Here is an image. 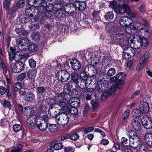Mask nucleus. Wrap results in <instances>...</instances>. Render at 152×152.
Listing matches in <instances>:
<instances>
[{"instance_id": "24", "label": "nucleus", "mask_w": 152, "mask_h": 152, "mask_svg": "<svg viewBox=\"0 0 152 152\" xmlns=\"http://www.w3.org/2000/svg\"><path fill=\"white\" fill-rule=\"evenodd\" d=\"M35 96V95L33 93L28 92L24 96L23 99L26 102H30L34 99Z\"/></svg>"}, {"instance_id": "8", "label": "nucleus", "mask_w": 152, "mask_h": 152, "mask_svg": "<svg viewBox=\"0 0 152 152\" xmlns=\"http://www.w3.org/2000/svg\"><path fill=\"white\" fill-rule=\"evenodd\" d=\"M18 110L25 115L30 116L36 115L33 108L28 107L23 108L22 106L20 104H18Z\"/></svg>"}, {"instance_id": "5", "label": "nucleus", "mask_w": 152, "mask_h": 152, "mask_svg": "<svg viewBox=\"0 0 152 152\" xmlns=\"http://www.w3.org/2000/svg\"><path fill=\"white\" fill-rule=\"evenodd\" d=\"M42 119L39 118H36L35 124L37 128L41 131H44L48 127V124L47 122V117L44 115L42 116Z\"/></svg>"}, {"instance_id": "28", "label": "nucleus", "mask_w": 152, "mask_h": 152, "mask_svg": "<svg viewBox=\"0 0 152 152\" xmlns=\"http://www.w3.org/2000/svg\"><path fill=\"white\" fill-rule=\"evenodd\" d=\"M50 147H53L55 150H58L62 148L63 146L61 143H57L55 141L52 142L50 144Z\"/></svg>"}, {"instance_id": "2", "label": "nucleus", "mask_w": 152, "mask_h": 152, "mask_svg": "<svg viewBox=\"0 0 152 152\" xmlns=\"http://www.w3.org/2000/svg\"><path fill=\"white\" fill-rule=\"evenodd\" d=\"M25 14L26 16L22 18L23 22L26 23L28 20L32 22L37 21L36 16L38 15V13L37 12L36 7H31L27 8L25 10Z\"/></svg>"}, {"instance_id": "32", "label": "nucleus", "mask_w": 152, "mask_h": 152, "mask_svg": "<svg viewBox=\"0 0 152 152\" xmlns=\"http://www.w3.org/2000/svg\"><path fill=\"white\" fill-rule=\"evenodd\" d=\"M93 89L92 88H87L84 89L83 90L84 93H90L91 94H86V99L87 100H90L91 99V94L92 93Z\"/></svg>"}, {"instance_id": "30", "label": "nucleus", "mask_w": 152, "mask_h": 152, "mask_svg": "<svg viewBox=\"0 0 152 152\" xmlns=\"http://www.w3.org/2000/svg\"><path fill=\"white\" fill-rule=\"evenodd\" d=\"M139 35L140 36L139 37V42H140V46H143L145 47L147 46L148 44L147 39L144 37H140V36L141 35L140 34Z\"/></svg>"}, {"instance_id": "26", "label": "nucleus", "mask_w": 152, "mask_h": 152, "mask_svg": "<svg viewBox=\"0 0 152 152\" xmlns=\"http://www.w3.org/2000/svg\"><path fill=\"white\" fill-rule=\"evenodd\" d=\"M36 119H35V115L30 116L27 120V125L33 127L35 124Z\"/></svg>"}, {"instance_id": "60", "label": "nucleus", "mask_w": 152, "mask_h": 152, "mask_svg": "<svg viewBox=\"0 0 152 152\" xmlns=\"http://www.w3.org/2000/svg\"><path fill=\"white\" fill-rule=\"evenodd\" d=\"M145 64L140 61V63L138 64L136 67V69L137 71H140L142 69Z\"/></svg>"}, {"instance_id": "37", "label": "nucleus", "mask_w": 152, "mask_h": 152, "mask_svg": "<svg viewBox=\"0 0 152 152\" xmlns=\"http://www.w3.org/2000/svg\"><path fill=\"white\" fill-rule=\"evenodd\" d=\"M80 78L81 81H83L84 84L86 85L87 81V75L86 73L84 72H82L80 74Z\"/></svg>"}, {"instance_id": "33", "label": "nucleus", "mask_w": 152, "mask_h": 152, "mask_svg": "<svg viewBox=\"0 0 152 152\" xmlns=\"http://www.w3.org/2000/svg\"><path fill=\"white\" fill-rule=\"evenodd\" d=\"M123 51L127 52V53L131 54L132 55V56H134L136 52L135 50L131 46L124 48L123 47Z\"/></svg>"}, {"instance_id": "36", "label": "nucleus", "mask_w": 152, "mask_h": 152, "mask_svg": "<svg viewBox=\"0 0 152 152\" xmlns=\"http://www.w3.org/2000/svg\"><path fill=\"white\" fill-rule=\"evenodd\" d=\"M109 7L111 9L114 10L115 11L119 5L118 4L116 1L115 0L109 1Z\"/></svg>"}, {"instance_id": "9", "label": "nucleus", "mask_w": 152, "mask_h": 152, "mask_svg": "<svg viewBox=\"0 0 152 152\" xmlns=\"http://www.w3.org/2000/svg\"><path fill=\"white\" fill-rule=\"evenodd\" d=\"M10 66L12 71L15 73H18L21 72L24 67V64L21 61L11 63Z\"/></svg>"}, {"instance_id": "47", "label": "nucleus", "mask_w": 152, "mask_h": 152, "mask_svg": "<svg viewBox=\"0 0 152 152\" xmlns=\"http://www.w3.org/2000/svg\"><path fill=\"white\" fill-rule=\"evenodd\" d=\"M148 147L145 145L142 144L139 146V152H148Z\"/></svg>"}, {"instance_id": "22", "label": "nucleus", "mask_w": 152, "mask_h": 152, "mask_svg": "<svg viewBox=\"0 0 152 152\" xmlns=\"http://www.w3.org/2000/svg\"><path fill=\"white\" fill-rule=\"evenodd\" d=\"M72 68L74 70H77L80 69L81 65L79 61L76 59H73L70 61Z\"/></svg>"}, {"instance_id": "13", "label": "nucleus", "mask_w": 152, "mask_h": 152, "mask_svg": "<svg viewBox=\"0 0 152 152\" xmlns=\"http://www.w3.org/2000/svg\"><path fill=\"white\" fill-rule=\"evenodd\" d=\"M130 37L128 36L117 39V44L123 47L126 46L129 44Z\"/></svg>"}, {"instance_id": "41", "label": "nucleus", "mask_w": 152, "mask_h": 152, "mask_svg": "<svg viewBox=\"0 0 152 152\" xmlns=\"http://www.w3.org/2000/svg\"><path fill=\"white\" fill-rule=\"evenodd\" d=\"M114 14L112 12H107L104 16V18L108 21L112 20L114 18Z\"/></svg>"}, {"instance_id": "50", "label": "nucleus", "mask_w": 152, "mask_h": 152, "mask_svg": "<svg viewBox=\"0 0 152 152\" xmlns=\"http://www.w3.org/2000/svg\"><path fill=\"white\" fill-rule=\"evenodd\" d=\"M32 39L36 41H38L40 39V36L38 33H34L31 36Z\"/></svg>"}, {"instance_id": "4", "label": "nucleus", "mask_w": 152, "mask_h": 152, "mask_svg": "<svg viewBox=\"0 0 152 152\" xmlns=\"http://www.w3.org/2000/svg\"><path fill=\"white\" fill-rule=\"evenodd\" d=\"M52 117L55 118L56 121L60 125H65L67 124L69 120V118L65 113H60L58 115H55Z\"/></svg>"}, {"instance_id": "58", "label": "nucleus", "mask_w": 152, "mask_h": 152, "mask_svg": "<svg viewBox=\"0 0 152 152\" xmlns=\"http://www.w3.org/2000/svg\"><path fill=\"white\" fill-rule=\"evenodd\" d=\"M91 104L94 109H96L99 106L98 102L97 100L94 99L91 101Z\"/></svg>"}, {"instance_id": "1", "label": "nucleus", "mask_w": 152, "mask_h": 152, "mask_svg": "<svg viewBox=\"0 0 152 152\" xmlns=\"http://www.w3.org/2000/svg\"><path fill=\"white\" fill-rule=\"evenodd\" d=\"M53 100L56 104H58L63 110L66 108L67 105L72 104L75 101L78 100L76 97L71 96L70 94L66 93H61L55 96Z\"/></svg>"}, {"instance_id": "38", "label": "nucleus", "mask_w": 152, "mask_h": 152, "mask_svg": "<svg viewBox=\"0 0 152 152\" xmlns=\"http://www.w3.org/2000/svg\"><path fill=\"white\" fill-rule=\"evenodd\" d=\"M22 149V146L20 144L18 143L13 147L12 150L14 152H21Z\"/></svg>"}, {"instance_id": "39", "label": "nucleus", "mask_w": 152, "mask_h": 152, "mask_svg": "<svg viewBox=\"0 0 152 152\" xmlns=\"http://www.w3.org/2000/svg\"><path fill=\"white\" fill-rule=\"evenodd\" d=\"M27 47L29 50L31 52H33L36 51L38 49L37 46L34 44L29 43Z\"/></svg>"}, {"instance_id": "10", "label": "nucleus", "mask_w": 152, "mask_h": 152, "mask_svg": "<svg viewBox=\"0 0 152 152\" xmlns=\"http://www.w3.org/2000/svg\"><path fill=\"white\" fill-rule=\"evenodd\" d=\"M18 46L19 49L22 51H25L27 49V47L30 43L28 38H25L17 41Z\"/></svg>"}, {"instance_id": "18", "label": "nucleus", "mask_w": 152, "mask_h": 152, "mask_svg": "<svg viewBox=\"0 0 152 152\" xmlns=\"http://www.w3.org/2000/svg\"><path fill=\"white\" fill-rule=\"evenodd\" d=\"M126 78V76L123 73V75H122L119 79H118L116 83V87L117 89H120L124 85V82Z\"/></svg>"}, {"instance_id": "15", "label": "nucleus", "mask_w": 152, "mask_h": 152, "mask_svg": "<svg viewBox=\"0 0 152 152\" xmlns=\"http://www.w3.org/2000/svg\"><path fill=\"white\" fill-rule=\"evenodd\" d=\"M132 25L133 28L135 29L136 33L140 32L141 33V30L145 28L144 25L138 21H135Z\"/></svg>"}, {"instance_id": "54", "label": "nucleus", "mask_w": 152, "mask_h": 152, "mask_svg": "<svg viewBox=\"0 0 152 152\" xmlns=\"http://www.w3.org/2000/svg\"><path fill=\"white\" fill-rule=\"evenodd\" d=\"M45 91V89L44 87H38L37 88L36 90V93L37 94H42Z\"/></svg>"}, {"instance_id": "51", "label": "nucleus", "mask_w": 152, "mask_h": 152, "mask_svg": "<svg viewBox=\"0 0 152 152\" xmlns=\"http://www.w3.org/2000/svg\"><path fill=\"white\" fill-rule=\"evenodd\" d=\"M116 89H117L116 86L113 85L111 86L109 90V92L111 95H114L115 93Z\"/></svg>"}, {"instance_id": "52", "label": "nucleus", "mask_w": 152, "mask_h": 152, "mask_svg": "<svg viewBox=\"0 0 152 152\" xmlns=\"http://www.w3.org/2000/svg\"><path fill=\"white\" fill-rule=\"evenodd\" d=\"M112 59V58L111 57L108 58L107 57L105 56L102 61L103 62L105 63L106 65L108 66L111 64Z\"/></svg>"}, {"instance_id": "61", "label": "nucleus", "mask_w": 152, "mask_h": 152, "mask_svg": "<svg viewBox=\"0 0 152 152\" xmlns=\"http://www.w3.org/2000/svg\"><path fill=\"white\" fill-rule=\"evenodd\" d=\"M129 112L128 111H125L123 114L122 118L123 121H125L127 118L129 116Z\"/></svg>"}, {"instance_id": "21", "label": "nucleus", "mask_w": 152, "mask_h": 152, "mask_svg": "<svg viewBox=\"0 0 152 152\" xmlns=\"http://www.w3.org/2000/svg\"><path fill=\"white\" fill-rule=\"evenodd\" d=\"M37 71L35 69H30L27 72V77L31 80V81L34 83L35 80V78Z\"/></svg>"}, {"instance_id": "43", "label": "nucleus", "mask_w": 152, "mask_h": 152, "mask_svg": "<svg viewBox=\"0 0 152 152\" xmlns=\"http://www.w3.org/2000/svg\"><path fill=\"white\" fill-rule=\"evenodd\" d=\"M149 53L148 52H146L143 56L142 60L140 61L146 64L149 58Z\"/></svg>"}, {"instance_id": "45", "label": "nucleus", "mask_w": 152, "mask_h": 152, "mask_svg": "<svg viewBox=\"0 0 152 152\" xmlns=\"http://www.w3.org/2000/svg\"><path fill=\"white\" fill-rule=\"evenodd\" d=\"M16 7L15 5H13L10 9L8 10V14L12 16H15V13L16 11Z\"/></svg>"}, {"instance_id": "64", "label": "nucleus", "mask_w": 152, "mask_h": 152, "mask_svg": "<svg viewBox=\"0 0 152 152\" xmlns=\"http://www.w3.org/2000/svg\"><path fill=\"white\" fill-rule=\"evenodd\" d=\"M146 10L145 5L144 4H142L139 7L138 10L141 12H144Z\"/></svg>"}, {"instance_id": "40", "label": "nucleus", "mask_w": 152, "mask_h": 152, "mask_svg": "<svg viewBox=\"0 0 152 152\" xmlns=\"http://www.w3.org/2000/svg\"><path fill=\"white\" fill-rule=\"evenodd\" d=\"M132 28H133L132 27V25L130 26L129 27L126 28L125 34H126V33L129 34L136 33L135 29Z\"/></svg>"}, {"instance_id": "59", "label": "nucleus", "mask_w": 152, "mask_h": 152, "mask_svg": "<svg viewBox=\"0 0 152 152\" xmlns=\"http://www.w3.org/2000/svg\"><path fill=\"white\" fill-rule=\"evenodd\" d=\"M29 63L30 66L32 68H34L36 66V62L33 59H29Z\"/></svg>"}, {"instance_id": "62", "label": "nucleus", "mask_w": 152, "mask_h": 152, "mask_svg": "<svg viewBox=\"0 0 152 152\" xmlns=\"http://www.w3.org/2000/svg\"><path fill=\"white\" fill-rule=\"evenodd\" d=\"M128 141L126 138L123 137L121 139V144L123 146L127 147L128 145Z\"/></svg>"}, {"instance_id": "19", "label": "nucleus", "mask_w": 152, "mask_h": 152, "mask_svg": "<svg viewBox=\"0 0 152 152\" xmlns=\"http://www.w3.org/2000/svg\"><path fill=\"white\" fill-rule=\"evenodd\" d=\"M139 108L144 113H147L149 111V107L148 103L144 101L140 102Z\"/></svg>"}, {"instance_id": "29", "label": "nucleus", "mask_w": 152, "mask_h": 152, "mask_svg": "<svg viewBox=\"0 0 152 152\" xmlns=\"http://www.w3.org/2000/svg\"><path fill=\"white\" fill-rule=\"evenodd\" d=\"M125 28L124 27H121L118 28L115 31V33L118 37L124 35L125 34Z\"/></svg>"}, {"instance_id": "57", "label": "nucleus", "mask_w": 152, "mask_h": 152, "mask_svg": "<svg viewBox=\"0 0 152 152\" xmlns=\"http://www.w3.org/2000/svg\"><path fill=\"white\" fill-rule=\"evenodd\" d=\"M56 124H52L49 125L48 129L51 132L54 133L56 131Z\"/></svg>"}, {"instance_id": "14", "label": "nucleus", "mask_w": 152, "mask_h": 152, "mask_svg": "<svg viewBox=\"0 0 152 152\" xmlns=\"http://www.w3.org/2000/svg\"><path fill=\"white\" fill-rule=\"evenodd\" d=\"M133 22L132 19L128 17H123L119 20L120 25L124 27L130 25Z\"/></svg>"}, {"instance_id": "42", "label": "nucleus", "mask_w": 152, "mask_h": 152, "mask_svg": "<svg viewBox=\"0 0 152 152\" xmlns=\"http://www.w3.org/2000/svg\"><path fill=\"white\" fill-rule=\"evenodd\" d=\"M134 116L136 118L141 116L143 115V113L142 111L138 109H135L133 111Z\"/></svg>"}, {"instance_id": "16", "label": "nucleus", "mask_w": 152, "mask_h": 152, "mask_svg": "<svg viewBox=\"0 0 152 152\" xmlns=\"http://www.w3.org/2000/svg\"><path fill=\"white\" fill-rule=\"evenodd\" d=\"M88 56L91 59V61L92 64L95 67L98 65L100 63V59L99 57H97L96 56H93V52H89Z\"/></svg>"}, {"instance_id": "12", "label": "nucleus", "mask_w": 152, "mask_h": 152, "mask_svg": "<svg viewBox=\"0 0 152 152\" xmlns=\"http://www.w3.org/2000/svg\"><path fill=\"white\" fill-rule=\"evenodd\" d=\"M129 10V8L128 5L126 4H119L115 11L117 14L118 15L120 14H123L128 12Z\"/></svg>"}, {"instance_id": "44", "label": "nucleus", "mask_w": 152, "mask_h": 152, "mask_svg": "<svg viewBox=\"0 0 152 152\" xmlns=\"http://www.w3.org/2000/svg\"><path fill=\"white\" fill-rule=\"evenodd\" d=\"M129 136L131 137V140H139V136L134 131H131L130 132Z\"/></svg>"}, {"instance_id": "27", "label": "nucleus", "mask_w": 152, "mask_h": 152, "mask_svg": "<svg viewBox=\"0 0 152 152\" xmlns=\"http://www.w3.org/2000/svg\"><path fill=\"white\" fill-rule=\"evenodd\" d=\"M132 124L134 129L138 131L141 129V125L138 120L133 119L132 121Z\"/></svg>"}, {"instance_id": "55", "label": "nucleus", "mask_w": 152, "mask_h": 152, "mask_svg": "<svg viewBox=\"0 0 152 152\" xmlns=\"http://www.w3.org/2000/svg\"><path fill=\"white\" fill-rule=\"evenodd\" d=\"M123 58L125 59H129L132 56V55L131 54L129 53H127V52H125V51H123Z\"/></svg>"}, {"instance_id": "11", "label": "nucleus", "mask_w": 152, "mask_h": 152, "mask_svg": "<svg viewBox=\"0 0 152 152\" xmlns=\"http://www.w3.org/2000/svg\"><path fill=\"white\" fill-rule=\"evenodd\" d=\"M141 121L145 128L148 129L152 128V121L147 116H144L142 118Z\"/></svg>"}, {"instance_id": "20", "label": "nucleus", "mask_w": 152, "mask_h": 152, "mask_svg": "<svg viewBox=\"0 0 152 152\" xmlns=\"http://www.w3.org/2000/svg\"><path fill=\"white\" fill-rule=\"evenodd\" d=\"M63 7L62 4L58 3L55 4L53 6L52 9L55 11L56 12H54V13L57 15L58 16L59 15V14L60 13V12L61 11V10L63 8Z\"/></svg>"}, {"instance_id": "25", "label": "nucleus", "mask_w": 152, "mask_h": 152, "mask_svg": "<svg viewBox=\"0 0 152 152\" xmlns=\"http://www.w3.org/2000/svg\"><path fill=\"white\" fill-rule=\"evenodd\" d=\"M73 86H75V87H76L77 86V83L71 81H69L68 83L64 85V89H67L68 91L67 93L68 94L69 92L70 91L71 89L73 88Z\"/></svg>"}, {"instance_id": "31", "label": "nucleus", "mask_w": 152, "mask_h": 152, "mask_svg": "<svg viewBox=\"0 0 152 152\" xmlns=\"http://www.w3.org/2000/svg\"><path fill=\"white\" fill-rule=\"evenodd\" d=\"M140 141L138 140H130V146L134 148H137L139 145L140 144Z\"/></svg>"}, {"instance_id": "7", "label": "nucleus", "mask_w": 152, "mask_h": 152, "mask_svg": "<svg viewBox=\"0 0 152 152\" xmlns=\"http://www.w3.org/2000/svg\"><path fill=\"white\" fill-rule=\"evenodd\" d=\"M97 84L99 88V91H105L106 88L108 87V82L102 76H99L97 78Z\"/></svg>"}, {"instance_id": "34", "label": "nucleus", "mask_w": 152, "mask_h": 152, "mask_svg": "<svg viewBox=\"0 0 152 152\" xmlns=\"http://www.w3.org/2000/svg\"><path fill=\"white\" fill-rule=\"evenodd\" d=\"M71 79L73 81V82L75 83H76L78 82L79 75L77 72H74L71 74Z\"/></svg>"}, {"instance_id": "46", "label": "nucleus", "mask_w": 152, "mask_h": 152, "mask_svg": "<svg viewBox=\"0 0 152 152\" xmlns=\"http://www.w3.org/2000/svg\"><path fill=\"white\" fill-rule=\"evenodd\" d=\"M10 0H4L3 2V6L4 8L6 10H7L9 9L10 4Z\"/></svg>"}, {"instance_id": "53", "label": "nucleus", "mask_w": 152, "mask_h": 152, "mask_svg": "<svg viewBox=\"0 0 152 152\" xmlns=\"http://www.w3.org/2000/svg\"><path fill=\"white\" fill-rule=\"evenodd\" d=\"M13 129L15 132H18L21 130L22 126L20 124H15L13 125Z\"/></svg>"}, {"instance_id": "23", "label": "nucleus", "mask_w": 152, "mask_h": 152, "mask_svg": "<svg viewBox=\"0 0 152 152\" xmlns=\"http://www.w3.org/2000/svg\"><path fill=\"white\" fill-rule=\"evenodd\" d=\"M144 139L146 144L152 147V133H148L145 135Z\"/></svg>"}, {"instance_id": "3", "label": "nucleus", "mask_w": 152, "mask_h": 152, "mask_svg": "<svg viewBox=\"0 0 152 152\" xmlns=\"http://www.w3.org/2000/svg\"><path fill=\"white\" fill-rule=\"evenodd\" d=\"M37 4H38V6H37L36 10H37V12H40L41 13H46L50 14V15H48V17H50L52 15V12L51 11H49L47 7V4L46 1L43 0H38L37 1ZM47 16L48 15H47Z\"/></svg>"}, {"instance_id": "56", "label": "nucleus", "mask_w": 152, "mask_h": 152, "mask_svg": "<svg viewBox=\"0 0 152 152\" xmlns=\"http://www.w3.org/2000/svg\"><path fill=\"white\" fill-rule=\"evenodd\" d=\"M26 76V72L22 73L17 77V79L18 80L22 81L25 78Z\"/></svg>"}, {"instance_id": "6", "label": "nucleus", "mask_w": 152, "mask_h": 152, "mask_svg": "<svg viewBox=\"0 0 152 152\" xmlns=\"http://www.w3.org/2000/svg\"><path fill=\"white\" fill-rule=\"evenodd\" d=\"M56 77L59 81L62 83H65L70 78V75L69 73L65 70H60L56 74Z\"/></svg>"}, {"instance_id": "35", "label": "nucleus", "mask_w": 152, "mask_h": 152, "mask_svg": "<svg viewBox=\"0 0 152 152\" xmlns=\"http://www.w3.org/2000/svg\"><path fill=\"white\" fill-rule=\"evenodd\" d=\"M123 73L122 72H120L117 75L116 77L114 76L111 77L110 78V82L113 83H115L119 79L121 75H123Z\"/></svg>"}, {"instance_id": "49", "label": "nucleus", "mask_w": 152, "mask_h": 152, "mask_svg": "<svg viewBox=\"0 0 152 152\" xmlns=\"http://www.w3.org/2000/svg\"><path fill=\"white\" fill-rule=\"evenodd\" d=\"M22 86L21 83L18 82L15 83L13 86V88L15 91H18L21 89Z\"/></svg>"}, {"instance_id": "48", "label": "nucleus", "mask_w": 152, "mask_h": 152, "mask_svg": "<svg viewBox=\"0 0 152 152\" xmlns=\"http://www.w3.org/2000/svg\"><path fill=\"white\" fill-rule=\"evenodd\" d=\"M78 101H75L73 104H69L68 105H67L66 108H65V110H66L67 108H70L71 107H79L80 106V104L77 102Z\"/></svg>"}, {"instance_id": "63", "label": "nucleus", "mask_w": 152, "mask_h": 152, "mask_svg": "<svg viewBox=\"0 0 152 152\" xmlns=\"http://www.w3.org/2000/svg\"><path fill=\"white\" fill-rule=\"evenodd\" d=\"M115 73V70L113 68H110L107 72V75L109 76H110L113 75Z\"/></svg>"}, {"instance_id": "17", "label": "nucleus", "mask_w": 152, "mask_h": 152, "mask_svg": "<svg viewBox=\"0 0 152 152\" xmlns=\"http://www.w3.org/2000/svg\"><path fill=\"white\" fill-rule=\"evenodd\" d=\"M135 37L132 36L130 37L129 42L130 46L134 50L139 48L141 46L139 40L136 42L133 40L135 39Z\"/></svg>"}]
</instances>
